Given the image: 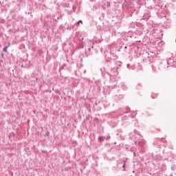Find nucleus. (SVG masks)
<instances>
[{
    "mask_svg": "<svg viewBox=\"0 0 176 176\" xmlns=\"http://www.w3.org/2000/svg\"><path fill=\"white\" fill-rule=\"evenodd\" d=\"M28 14H30V12H28Z\"/></svg>",
    "mask_w": 176,
    "mask_h": 176,
    "instance_id": "25",
    "label": "nucleus"
},
{
    "mask_svg": "<svg viewBox=\"0 0 176 176\" xmlns=\"http://www.w3.org/2000/svg\"><path fill=\"white\" fill-rule=\"evenodd\" d=\"M116 135H119V133H117Z\"/></svg>",
    "mask_w": 176,
    "mask_h": 176,
    "instance_id": "24",
    "label": "nucleus"
},
{
    "mask_svg": "<svg viewBox=\"0 0 176 176\" xmlns=\"http://www.w3.org/2000/svg\"><path fill=\"white\" fill-rule=\"evenodd\" d=\"M111 139V136L109 135V134L107 136L106 140H110Z\"/></svg>",
    "mask_w": 176,
    "mask_h": 176,
    "instance_id": "12",
    "label": "nucleus"
},
{
    "mask_svg": "<svg viewBox=\"0 0 176 176\" xmlns=\"http://www.w3.org/2000/svg\"><path fill=\"white\" fill-rule=\"evenodd\" d=\"M100 71H101L102 74H103L104 72H102V69H100Z\"/></svg>",
    "mask_w": 176,
    "mask_h": 176,
    "instance_id": "18",
    "label": "nucleus"
},
{
    "mask_svg": "<svg viewBox=\"0 0 176 176\" xmlns=\"http://www.w3.org/2000/svg\"><path fill=\"white\" fill-rule=\"evenodd\" d=\"M63 69H64V65H62V66L59 68V70H60V71H63Z\"/></svg>",
    "mask_w": 176,
    "mask_h": 176,
    "instance_id": "11",
    "label": "nucleus"
},
{
    "mask_svg": "<svg viewBox=\"0 0 176 176\" xmlns=\"http://www.w3.org/2000/svg\"><path fill=\"white\" fill-rule=\"evenodd\" d=\"M111 54L113 55V60H116V58H118V57H116V55H113V53H112V52H111Z\"/></svg>",
    "mask_w": 176,
    "mask_h": 176,
    "instance_id": "5",
    "label": "nucleus"
},
{
    "mask_svg": "<svg viewBox=\"0 0 176 176\" xmlns=\"http://www.w3.org/2000/svg\"><path fill=\"white\" fill-rule=\"evenodd\" d=\"M12 29H10L8 32H12Z\"/></svg>",
    "mask_w": 176,
    "mask_h": 176,
    "instance_id": "15",
    "label": "nucleus"
},
{
    "mask_svg": "<svg viewBox=\"0 0 176 176\" xmlns=\"http://www.w3.org/2000/svg\"><path fill=\"white\" fill-rule=\"evenodd\" d=\"M83 39H84V38H82L80 39V42H82V41H83Z\"/></svg>",
    "mask_w": 176,
    "mask_h": 176,
    "instance_id": "17",
    "label": "nucleus"
},
{
    "mask_svg": "<svg viewBox=\"0 0 176 176\" xmlns=\"http://www.w3.org/2000/svg\"><path fill=\"white\" fill-rule=\"evenodd\" d=\"M126 110L129 111V108H127Z\"/></svg>",
    "mask_w": 176,
    "mask_h": 176,
    "instance_id": "26",
    "label": "nucleus"
},
{
    "mask_svg": "<svg viewBox=\"0 0 176 176\" xmlns=\"http://www.w3.org/2000/svg\"><path fill=\"white\" fill-rule=\"evenodd\" d=\"M0 61H1V63H3V60H1Z\"/></svg>",
    "mask_w": 176,
    "mask_h": 176,
    "instance_id": "20",
    "label": "nucleus"
},
{
    "mask_svg": "<svg viewBox=\"0 0 176 176\" xmlns=\"http://www.w3.org/2000/svg\"><path fill=\"white\" fill-rule=\"evenodd\" d=\"M91 49H93V46L91 47Z\"/></svg>",
    "mask_w": 176,
    "mask_h": 176,
    "instance_id": "27",
    "label": "nucleus"
},
{
    "mask_svg": "<svg viewBox=\"0 0 176 176\" xmlns=\"http://www.w3.org/2000/svg\"><path fill=\"white\" fill-rule=\"evenodd\" d=\"M3 50L4 52H8V46L5 47L4 48H3Z\"/></svg>",
    "mask_w": 176,
    "mask_h": 176,
    "instance_id": "10",
    "label": "nucleus"
},
{
    "mask_svg": "<svg viewBox=\"0 0 176 176\" xmlns=\"http://www.w3.org/2000/svg\"><path fill=\"white\" fill-rule=\"evenodd\" d=\"M28 123H30V120H28Z\"/></svg>",
    "mask_w": 176,
    "mask_h": 176,
    "instance_id": "22",
    "label": "nucleus"
},
{
    "mask_svg": "<svg viewBox=\"0 0 176 176\" xmlns=\"http://www.w3.org/2000/svg\"><path fill=\"white\" fill-rule=\"evenodd\" d=\"M54 92L56 93V94H59V96L61 94V92H60V90L57 89H54Z\"/></svg>",
    "mask_w": 176,
    "mask_h": 176,
    "instance_id": "3",
    "label": "nucleus"
},
{
    "mask_svg": "<svg viewBox=\"0 0 176 176\" xmlns=\"http://www.w3.org/2000/svg\"><path fill=\"white\" fill-rule=\"evenodd\" d=\"M110 64H111V61L110 60H107L106 65H108V67H109Z\"/></svg>",
    "mask_w": 176,
    "mask_h": 176,
    "instance_id": "8",
    "label": "nucleus"
},
{
    "mask_svg": "<svg viewBox=\"0 0 176 176\" xmlns=\"http://www.w3.org/2000/svg\"><path fill=\"white\" fill-rule=\"evenodd\" d=\"M77 24H83V21L82 20H79L78 22H77Z\"/></svg>",
    "mask_w": 176,
    "mask_h": 176,
    "instance_id": "9",
    "label": "nucleus"
},
{
    "mask_svg": "<svg viewBox=\"0 0 176 176\" xmlns=\"http://www.w3.org/2000/svg\"><path fill=\"white\" fill-rule=\"evenodd\" d=\"M1 58H3V56H4L3 53H1Z\"/></svg>",
    "mask_w": 176,
    "mask_h": 176,
    "instance_id": "13",
    "label": "nucleus"
},
{
    "mask_svg": "<svg viewBox=\"0 0 176 176\" xmlns=\"http://www.w3.org/2000/svg\"><path fill=\"white\" fill-rule=\"evenodd\" d=\"M98 142H104V137L103 136H99L98 138Z\"/></svg>",
    "mask_w": 176,
    "mask_h": 176,
    "instance_id": "2",
    "label": "nucleus"
},
{
    "mask_svg": "<svg viewBox=\"0 0 176 176\" xmlns=\"http://www.w3.org/2000/svg\"><path fill=\"white\" fill-rule=\"evenodd\" d=\"M21 67H23V65H21Z\"/></svg>",
    "mask_w": 176,
    "mask_h": 176,
    "instance_id": "28",
    "label": "nucleus"
},
{
    "mask_svg": "<svg viewBox=\"0 0 176 176\" xmlns=\"http://www.w3.org/2000/svg\"><path fill=\"white\" fill-rule=\"evenodd\" d=\"M118 69H119V67H112L111 69V73L105 72V74H107L109 76H110V78H113V76H118V75H119V72H118Z\"/></svg>",
    "mask_w": 176,
    "mask_h": 176,
    "instance_id": "1",
    "label": "nucleus"
},
{
    "mask_svg": "<svg viewBox=\"0 0 176 176\" xmlns=\"http://www.w3.org/2000/svg\"><path fill=\"white\" fill-rule=\"evenodd\" d=\"M122 167H123V171H124L125 168H126V161H124V164L122 165Z\"/></svg>",
    "mask_w": 176,
    "mask_h": 176,
    "instance_id": "6",
    "label": "nucleus"
},
{
    "mask_svg": "<svg viewBox=\"0 0 176 176\" xmlns=\"http://www.w3.org/2000/svg\"><path fill=\"white\" fill-rule=\"evenodd\" d=\"M127 68H130V64L126 65Z\"/></svg>",
    "mask_w": 176,
    "mask_h": 176,
    "instance_id": "14",
    "label": "nucleus"
},
{
    "mask_svg": "<svg viewBox=\"0 0 176 176\" xmlns=\"http://www.w3.org/2000/svg\"><path fill=\"white\" fill-rule=\"evenodd\" d=\"M103 69H104V71H106V69H105V68H104V67H103Z\"/></svg>",
    "mask_w": 176,
    "mask_h": 176,
    "instance_id": "23",
    "label": "nucleus"
},
{
    "mask_svg": "<svg viewBox=\"0 0 176 176\" xmlns=\"http://www.w3.org/2000/svg\"><path fill=\"white\" fill-rule=\"evenodd\" d=\"M115 87H116V85H113V89H115Z\"/></svg>",
    "mask_w": 176,
    "mask_h": 176,
    "instance_id": "16",
    "label": "nucleus"
},
{
    "mask_svg": "<svg viewBox=\"0 0 176 176\" xmlns=\"http://www.w3.org/2000/svg\"><path fill=\"white\" fill-rule=\"evenodd\" d=\"M88 50H89V53L87 54V56H90V54H91V48H88Z\"/></svg>",
    "mask_w": 176,
    "mask_h": 176,
    "instance_id": "7",
    "label": "nucleus"
},
{
    "mask_svg": "<svg viewBox=\"0 0 176 176\" xmlns=\"http://www.w3.org/2000/svg\"><path fill=\"white\" fill-rule=\"evenodd\" d=\"M124 49H127V46H125V47H124Z\"/></svg>",
    "mask_w": 176,
    "mask_h": 176,
    "instance_id": "19",
    "label": "nucleus"
},
{
    "mask_svg": "<svg viewBox=\"0 0 176 176\" xmlns=\"http://www.w3.org/2000/svg\"><path fill=\"white\" fill-rule=\"evenodd\" d=\"M126 36L128 37V38H133V34H131V33H129V34H126Z\"/></svg>",
    "mask_w": 176,
    "mask_h": 176,
    "instance_id": "4",
    "label": "nucleus"
},
{
    "mask_svg": "<svg viewBox=\"0 0 176 176\" xmlns=\"http://www.w3.org/2000/svg\"><path fill=\"white\" fill-rule=\"evenodd\" d=\"M95 120H98V118H95Z\"/></svg>",
    "mask_w": 176,
    "mask_h": 176,
    "instance_id": "21",
    "label": "nucleus"
}]
</instances>
